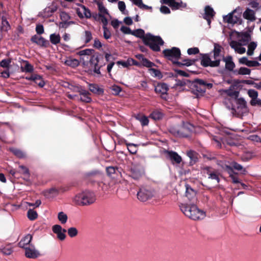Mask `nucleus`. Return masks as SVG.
Wrapping results in <instances>:
<instances>
[{
    "mask_svg": "<svg viewBox=\"0 0 261 261\" xmlns=\"http://www.w3.org/2000/svg\"><path fill=\"white\" fill-rule=\"evenodd\" d=\"M50 42L54 45L59 43L61 40V37L59 34H51L49 36Z\"/></svg>",
    "mask_w": 261,
    "mask_h": 261,
    "instance_id": "nucleus-33",
    "label": "nucleus"
},
{
    "mask_svg": "<svg viewBox=\"0 0 261 261\" xmlns=\"http://www.w3.org/2000/svg\"><path fill=\"white\" fill-rule=\"evenodd\" d=\"M248 94L252 99H254L258 96V92L254 89H250L248 91Z\"/></svg>",
    "mask_w": 261,
    "mask_h": 261,
    "instance_id": "nucleus-55",
    "label": "nucleus"
},
{
    "mask_svg": "<svg viewBox=\"0 0 261 261\" xmlns=\"http://www.w3.org/2000/svg\"><path fill=\"white\" fill-rule=\"evenodd\" d=\"M97 5L98 8L99 13L98 14H107L109 15L108 10L105 8L103 6L102 2L98 1L97 2Z\"/></svg>",
    "mask_w": 261,
    "mask_h": 261,
    "instance_id": "nucleus-40",
    "label": "nucleus"
},
{
    "mask_svg": "<svg viewBox=\"0 0 261 261\" xmlns=\"http://www.w3.org/2000/svg\"><path fill=\"white\" fill-rule=\"evenodd\" d=\"M132 35L142 39L143 43L154 51H160V46L164 43L160 36H154L149 33L145 34V31L142 29L133 31Z\"/></svg>",
    "mask_w": 261,
    "mask_h": 261,
    "instance_id": "nucleus-1",
    "label": "nucleus"
},
{
    "mask_svg": "<svg viewBox=\"0 0 261 261\" xmlns=\"http://www.w3.org/2000/svg\"><path fill=\"white\" fill-rule=\"evenodd\" d=\"M163 54L165 58L173 62L180 58L181 51L179 48L173 47L171 49H164L163 51Z\"/></svg>",
    "mask_w": 261,
    "mask_h": 261,
    "instance_id": "nucleus-8",
    "label": "nucleus"
},
{
    "mask_svg": "<svg viewBox=\"0 0 261 261\" xmlns=\"http://www.w3.org/2000/svg\"><path fill=\"white\" fill-rule=\"evenodd\" d=\"M90 64L91 66L102 67L105 65L103 56L99 54H95L91 56L90 59Z\"/></svg>",
    "mask_w": 261,
    "mask_h": 261,
    "instance_id": "nucleus-14",
    "label": "nucleus"
},
{
    "mask_svg": "<svg viewBox=\"0 0 261 261\" xmlns=\"http://www.w3.org/2000/svg\"><path fill=\"white\" fill-rule=\"evenodd\" d=\"M180 208L187 217L193 220H202L205 217V212L199 209L195 203L181 204Z\"/></svg>",
    "mask_w": 261,
    "mask_h": 261,
    "instance_id": "nucleus-2",
    "label": "nucleus"
},
{
    "mask_svg": "<svg viewBox=\"0 0 261 261\" xmlns=\"http://www.w3.org/2000/svg\"><path fill=\"white\" fill-rule=\"evenodd\" d=\"M222 47L218 44L215 43L214 44V48L213 50L214 53V58L215 60H219V59H217L218 57H219L221 51Z\"/></svg>",
    "mask_w": 261,
    "mask_h": 261,
    "instance_id": "nucleus-34",
    "label": "nucleus"
},
{
    "mask_svg": "<svg viewBox=\"0 0 261 261\" xmlns=\"http://www.w3.org/2000/svg\"><path fill=\"white\" fill-rule=\"evenodd\" d=\"M98 19L102 23V27H107L108 23V19L105 14H98Z\"/></svg>",
    "mask_w": 261,
    "mask_h": 261,
    "instance_id": "nucleus-52",
    "label": "nucleus"
},
{
    "mask_svg": "<svg viewBox=\"0 0 261 261\" xmlns=\"http://www.w3.org/2000/svg\"><path fill=\"white\" fill-rule=\"evenodd\" d=\"M120 30L122 32L125 34H131L132 33L133 31L131 29L125 26H122L120 28Z\"/></svg>",
    "mask_w": 261,
    "mask_h": 261,
    "instance_id": "nucleus-62",
    "label": "nucleus"
},
{
    "mask_svg": "<svg viewBox=\"0 0 261 261\" xmlns=\"http://www.w3.org/2000/svg\"><path fill=\"white\" fill-rule=\"evenodd\" d=\"M135 57L140 61L141 66H143L146 67L151 68L155 66L154 63L145 58L142 54L136 55Z\"/></svg>",
    "mask_w": 261,
    "mask_h": 261,
    "instance_id": "nucleus-21",
    "label": "nucleus"
},
{
    "mask_svg": "<svg viewBox=\"0 0 261 261\" xmlns=\"http://www.w3.org/2000/svg\"><path fill=\"white\" fill-rule=\"evenodd\" d=\"M58 192H58V189H57L55 188H50L48 190L45 191L44 192V196H45L46 197H48L49 196V195H50V194H57L58 193Z\"/></svg>",
    "mask_w": 261,
    "mask_h": 261,
    "instance_id": "nucleus-51",
    "label": "nucleus"
},
{
    "mask_svg": "<svg viewBox=\"0 0 261 261\" xmlns=\"http://www.w3.org/2000/svg\"><path fill=\"white\" fill-rule=\"evenodd\" d=\"M165 153L167 157L169 159L173 164H179L181 161V157L175 151L166 150Z\"/></svg>",
    "mask_w": 261,
    "mask_h": 261,
    "instance_id": "nucleus-19",
    "label": "nucleus"
},
{
    "mask_svg": "<svg viewBox=\"0 0 261 261\" xmlns=\"http://www.w3.org/2000/svg\"><path fill=\"white\" fill-rule=\"evenodd\" d=\"M27 216L29 220L33 221L37 218L38 214L36 211L30 209L27 212Z\"/></svg>",
    "mask_w": 261,
    "mask_h": 261,
    "instance_id": "nucleus-39",
    "label": "nucleus"
},
{
    "mask_svg": "<svg viewBox=\"0 0 261 261\" xmlns=\"http://www.w3.org/2000/svg\"><path fill=\"white\" fill-rule=\"evenodd\" d=\"M189 124L184 123L182 125L172 126L169 128L171 134L177 137L187 138L191 133V130L188 127Z\"/></svg>",
    "mask_w": 261,
    "mask_h": 261,
    "instance_id": "nucleus-5",
    "label": "nucleus"
},
{
    "mask_svg": "<svg viewBox=\"0 0 261 261\" xmlns=\"http://www.w3.org/2000/svg\"><path fill=\"white\" fill-rule=\"evenodd\" d=\"M187 156L190 159V164L193 165L197 162L198 160V153L193 150H189L187 152Z\"/></svg>",
    "mask_w": 261,
    "mask_h": 261,
    "instance_id": "nucleus-25",
    "label": "nucleus"
},
{
    "mask_svg": "<svg viewBox=\"0 0 261 261\" xmlns=\"http://www.w3.org/2000/svg\"><path fill=\"white\" fill-rule=\"evenodd\" d=\"M10 151L18 158L22 159L25 157V154L19 149L10 148Z\"/></svg>",
    "mask_w": 261,
    "mask_h": 261,
    "instance_id": "nucleus-35",
    "label": "nucleus"
},
{
    "mask_svg": "<svg viewBox=\"0 0 261 261\" xmlns=\"http://www.w3.org/2000/svg\"><path fill=\"white\" fill-rule=\"evenodd\" d=\"M2 253L5 255H10L13 252V248L11 245L8 244L1 249Z\"/></svg>",
    "mask_w": 261,
    "mask_h": 261,
    "instance_id": "nucleus-44",
    "label": "nucleus"
},
{
    "mask_svg": "<svg viewBox=\"0 0 261 261\" xmlns=\"http://www.w3.org/2000/svg\"><path fill=\"white\" fill-rule=\"evenodd\" d=\"M168 90V85L164 83H158L154 88L155 92L158 94H160L161 97L164 99H167Z\"/></svg>",
    "mask_w": 261,
    "mask_h": 261,
    "instance_id": "nucleus-15",
    "label": "nucleus"
},
{
    "mask_svg": "<svg viewBox=\"0 0 261 261\" xmlns=\"http://www.w3.org/2000/svg\"><path fill=\"white\" fill-rule=\"evenodd\" d=\"M85 43H89L92 39V33L89 31H85Z\"/></svg>",
    "mask_w": 261,
    "mask_h": 261,
    "instance_id": "nucleus-54",
    "label": "nucleus"
},
{
    "mask_svg": "<svg viewBox=\"0 0 261 261\" xmlns=\"http://www.w3.org/2000/svg\"><path fill=\"white\" fill-rule=\"evenodd\" d=\"M162 4L168 5L172 10L182 9L186 8L187 6L186 3H183L181 0H161Z\"/></svg>",
    "mask_w": 261,
    "mask_h": 261,
    "instance_id": "nucleus-10",
    "label": "nucleus"
},
{
    "mask_svg": "<svg viewBox=\"0 0 261 261\" xmlns=\"http://www.w3.org/2000/svg\"><path fill=\"white\" fill-rule=\"evenodd\" d=\"M237 72L238 74L240 75H249L250 74L251 70L246 67H242L238 71H234V73Z\"/></svg>",
    "mask_w": 261,
    "mask_h": 261,
    "instance_id": "nucleus-43",
    "label": "nucleus"
},
{
    "mask_svg": "<svg viewBox=\"0 0 261 261\" xmlns=\"http://www.w3.org/2000/svg\"><path fill=\"white\" fill-rule=\"evenodd\" d=\"M240 36L242 38L241 40L244 42H248L251 40L250 35L247 32L241 33Z\"/></svg>",
    "mask_w": 261,
    "mask_h": 261,
    "instance_id": "nucleus-48",
    "label": "nucleus"
},
{
    "mask_svg": "<svg viewBox=\"0 0 261 261\" xmlns=\"http://www.w3.org/2000/svg\"><path fill=\"white\" fill-rule=\"evenodd\" d=\"M223 60L225 62V68L229 71H232L235 67V64L232 61L231 56H228L226 58H224Z\"/></svg>",
    "mask_w": 261,
    "mask_h": 261,
    "instance_id": "nucleus-29",
    "label": "nucleus"
},
{
    "mask_svg": "<svg viewBox=\"0 0 261 261\" xmlns=\"http://www.w3.org/2000/svg\"><path fill=\"white\" fill-rule=\"evenodd\" d=\"M208 178L211 179L213 180H217L218 183H219L220 181L219 174L218 173V172L216 170H215L213 172L211 173L210 174V175L208 176Z\"/></svg>",
    "mask_w": 261,
    "mask_h": 261,
    "instance_id": "nucleus-49",
    "label": "nucleus"
},
{
    "mask_svg": "<svg viewBox=\"0 0 261 261\" xmlns=\"http://www.w3.org/2000/svg\"><path fill=\"white\" fill-rule=\"evenodd\" d=\"M243 17L250 21H254L256 20L255 12L252 10L247 8L243 14Z\"/></svg>",
    "mask_w": 261,
    "mask_h": 261,
    "instance_id": "nucleus-24",
    "label": "nucleus"
},
{
    "mask_svg": "<svg viewBox=\"0 0 261 261\" xmlns=\"http://www.w3.org/2000/svg\"><path fill=\"white\" fill-rule=\"evenodd\" d=\"M235 12L236 10H233L232 12L229 13L228 15L224 16L223 17V21L225 22L230 24H242V19L240 18V17L233 15V13Z\"/></svg>",
    "mask_w": 261,
    "mask_h": 261,
    "instance_id": "nucleus-16",
    "label": "nucleus"
},
{
    "mask_svg": "<svg viewBox=\"0 0 261 261\" xmlns=\"http://www.w3.org/2000/svg\"><path fill=\"white\" fill-rule=\"evenodd\" d=\"M2 19V25L1 27V31L7 32L10 29L11 27L8 21L7 18L3 16L1 18Z\"/></svg>",
    "mask_w": 261,
    "mask_h": 261,
    "instance_id": "nucleus-30",
    "label": "nucleus"
},
{
    "mask_svg": "<svg viewBox=\"0 0 261 261\" xmlns=\"http://www.w3.org/2000/svg\"><path fill=\"white\" fill-rule=\"evenodd\" d=\"M231 167L232 169L234 168L238 171H241L243 169V166L236 162H233L232 163V166Z\"/></svg>",
    "mask_w": 261,
    "mask_h": 261,
    "instance_id": "nucleus-63",
    "label": "nucleus"
},
{
    "mask_svg": "<svg viewBox=\"0 0 261 261\" xmlns=\"http://www.w3.org/2000/svg\"><path fill=\"white\" fill-rule=\"evenodd\" d=\"M197 61L196 59H185L183 60L184 63L186 66H190L191 65H193L195 62Z\"/></svg>",
    "mask_w": 261,
    "mask_h": 261,
    "instance_id": "nucleus-60",
    "label": "nucleus"
},
{
    "mask_svg": "<svg viewBox=\"0 0 261 261\" xmlns=\"http://www.w3.org/2000/svg\"><path fill=\"white\" fill-rule=\"evenodd\" d=\"M19 168L21 170V173L23 175L27 176L28 177H30V172L29 169L23 165H20Z\"/></svg>",
    "mask_w": 261,
    "mask_h": 261,
    "instance_id": "nucleus-56",
    "label": "nucleus"
},
{
    "mask_svg": "<svg viewBox=\"0 0 261 261\" xmlns=\"http://www.w3.org/2000/svg\"><path fill=\"white\" fill-rule=\"evenodd\" d=\"M65 63L67 65L70 66L72 67H76L80 64L79 60L75 59H69L68 60H67Z\"/></svg>",
    "mask_w": 261,
    "mask_h": 261,
    "instance_id": "nucleus-45",
    "label": "nucleus"
},
{
    "mask_svg": "<svg viewBox=\"0 0 261 261\" xmlns=\"http://www.w3.org/2000/svg\"><path fill=\"white\" fill-rule=\"evenodd\" d=\"M135 118L141 122L142 126H146L148 124L149 120L145 115L138 114L135 116Z\"/></svg>",
    "mask_w": 261,
    "mask_h": 261,
    "instance_id": "nucleus-32",
    "label": "nucleus"
},
{
    "mask_svg": "<svg viewBox=\"0 0 261 261\" xmlns=\"http://www.w3.org/2000/svg\"><path fill=\"white\" fill-rule=\"evenodd\" d=\"M235 101L236 106L232 107V113L238 116H242L247 112V102L243 98H239Z\"/></svg>",
    "mask_w": 261,
    "mask_h": 261,
    "instance_id": "nucleus-7",
    "label": "nucleus"
},
{
    "mask_svg": "<svg viewBox=\"0 0 261 261\" xmlns=\"http://www.w3.org/2000/svg\"><path fill=\"white\" fill-rule=\"evenodd\" d=\"M94 50L92 49H86L82 50H81L79 52L78 54L80 56H85V55H91Z\"/></svg>",
    "mask_w": 261,
    "mask_h": 261,
    "instance_id": "nucleus-53",
    "label": "nucleus"
},
{
    "mask_svg": "<svg viewBox=\"0 0 261 261\" xmlns=\"http://www.w3.org/2000/svg\"><path fill=\"white\" fill-rule=\"evenodd\" d=\"M35 30L37 34L39 35L43 34L44 32L43 25L41 24H38L36 25Z\"/></svg>",
    "mask_w": 261,
    "mask_h": 261,
    "instance_id": "nucleus-58",
    "label": "nucleus"
},
{
    "mask_svg": "<svg viewBox=\"0 0 261 261\" xmlns=\"http://www.w3.org/2000/svg\"><path fill=\"white\" fill-rule=\"evenodd\" d=\"M25 250V256L29 258L35 259L41 255L39 251L37 250L34 245L27 248Z\"/></svg>",
    "mask_w": 261,
    "mask_h": 261,
    "instance_id": "nucleus-18",
    "label": "nucleus"
},
{
    "mask_svg": "<svg viewBox=\"0 0 261 261\" xmlns=\"http://www.w3.org/2000/svg\"><path fill=\"white\" fill-rule=\"evenodd\" d=\"M11 62V59H4L0 62V65L1 67L4 68H8L9 67Z\"/></svg>",
    "mask_w": 261,
    "mask_h": 261,
    "instance_id": "nucleus-57",
    "label": "nucleus"
},
{
    "mask_svg": "<svg viewBox=\"0 0 261 261\" xmlns=\"http://www.w3.org/2000/svg\"><path fill=\"white\" fill-rule=\"evenodd\" d=\"M200 55L201 56L200 64L203 67H216L219 66L220 59L212 61L208 54H200Z\"/></svg>",
    "mask_w": 261,
    "mask_h": 261,
    "instance_id": "nucleus-9",
    "label": "nucleus"
},
{
    "mask_svg": "<svg viewBox=\"0 0 261 261\" xmlns=\"http://www.w3.org/2000/svg\"><path fill=\"white\" fill-rule=\"evenodd\" d=\"M31 41L41 47L47 48L50 46V43L48 40L42 36H39L37 35L32 36Z\"/></svg>",
    "mask_w": 261,
    "mask_h": 261,
    "instance_id": "nucleus-13",
    "label": "nucleus"
},
{
    "mask_svg": "<svg viewBox=\"0 0 261 261\" xmlns=\"http://www.w3.org/2000/svg\"><path fill=\"white\" fill-rule=\"evenodd\" d=\"M256 47V44L254 42H251L248 46L247 55L251 56Z\"/></svg>",
    "mask_w": 261,
    "mask_h": 261,
    "instance_id": "nucleus-47",
    "label": "nucleus"
},
{
    "mask_svg": "<svg viewBox=\"0 0 261 261\" xmlns=\"http://www.w3.org/2000/svg\"><path fill=\"white\" fill-rule=\"evenodd\" d=\"M103 30V37L106 39H108L111 37V33L107 27H102Z\"/></svg>",
    "mask_w": 261,
    "mask_h": 261,
    "instance_id": "nucleus-59",
    "label": "nucleus"
},
{
    "mask_svg": "<svg viewBox=\"0 0 261 261\" xmlns=\"http://www.w3.org/2000/svg\"><path fill=\"white\" fill-rule=\"evenodd\" d=\"M52 230L57 236V238L60 241H64L66 238V232L67 230L62 228V226L58 224L54 225L52 227Z\"/></svg>",
    "mask_w": 261,
    "mask_h": 261,
    "instance_id": "nucleus-17",
    "label": "nucleus"
},
{
    "mask_svg": "<svg viewBox=\"0 0 261 261\" xmlns=\"http://www.w3.org/2000/svg\"><path fill=\"white\" fill-rule=\"evenodd\" d=\"M68 235L70 238H74L78 234L77 229L74 227L69 228L67 230Z\"/></svg>",
    "mask_w": 261,
    "mask_h": 261,
    "instance_id": "nucleus-46",
    "label": "nucleus"
},
{
    "mask_svg": "<svg viewBox=\"0 0 261 261\" xmlns=\"http://www.w3.org/2000/svg\"><path fill=\"white\" fill-rule=\"evenodd\" d=\"M150 117L154 120H159L163 117V114L159 110H155L150 114Z\"/></svg>",
    "mask_w": 261,
    "mask_h": 261,
    "instance_id": "nucleus-31",
    "label": "nucleus"
},
{
    "mask_svg": "<svg viewBox=\"0 0 261 261\" xmlns=\"http://www.w3.org/2000/svg\"><path fill=\"white\" fill-rule=\"evenodd\" d=\"M155 195V192L153 189L149 186H143L139 188L137 192L138 199L141 201H146L152 198Z\"/></svg>",
    "mask_w": 261,
    "mask_h": 261,
    "instance_id": "nucleus-6",
    "label": "nucleus"
},
{
    "mask_svg": "<svg viewBox=\"0 0 261 261\" xmlns=\"http://www.w3.org/2000/svg\"><path fill=\"white\" fill-rule=\"evenodd\" d=\"M96 200V196L93 192L85 191L75 197V201L80 205H88L93 203Z\"/></svg>",
    "mask_w": 261,
    "mask_h": 261,
    "instance_id": "nucleus-3",
    "label": "nucleus"
},
{
    "mask_svg": "<svg viewBox=\"0 0 261 261\" xmlns=\"http://www.w3.org/2000/svg\"><path fill=\"white\" fill-rule=\"evenodd\" d=\"M143 174V172L140 168L137 167H134L130 170L129 175L133 179L138 180L142 177Z\"/></svg>",
    "mask_w": 261,
    "mask_h": 261,
    "instance_id": "nucleus-22",
    "label": "nucleus"
},
{
    "mask_svg": "<svg viewBox=\"0 0 261 261\" xmlns=\"http://www.w3.org/2000/svg\"><path fill=\"white\" fill-rule=\"evenodd\" d=\"M81 8L83 10V14L82 13L77 10L78 16L80 18H83L84 17H85L86 18H90L92 16L90 10L84 5H81Z\"/></svg>",
    "mask_w": 261,
    "mask_h": 261,
    "instance_id": "nucleus-28",
    "label": "nucleus"
},
{
    "mask_svg": "<svg viewBox=\"0 0 261 261\" xmlns=\"http://www.w3.org/2000/svg\"><path fill=\"white\" fill-rule=\"evenodd\" d=\"M25 65L21 67V70L25 72L31 73L34 71V67L28 61H24Z\"/></svg>",
    "mask_w": 261,
    "mask_h": 261,
    "instance_id": "nucleus-36",
    "label": "nucleus"
},
{
    "mask_svg": "<svg viewBox=\"0 0 261 261\" xmlns=\"http://www.w3.org/2000/svg\"><path fill=\"white\" fill-rule=\"evenodd\" d=\"M189 82L191 83L190 81ZM190 86L193 90L202 95L205 92L206 89H211L213 85L207 83L203 80L196 79L191 82Z\"/></svg>",
    "mask_w": 261,
    "mask_h": 261,
    "instance_id": "nucleus-4",
    "label": "nucleus"
},
{
    "mask_svg": "<svg viewBox=\"0 0 261 261\" xmlns=\"http://www.w3.org/2000/svg\"><path fill=\"white\" fill-rule=\"evenodd\" d=\"M250 105L253 106H261V100L259 99H258L257 97L256 98V99H251L250 101Z\"/></svg>",
    "mask_w": 261,
    "mask_h": 261,
    "instance_id": "nucleus-64",
    "label": "nucleus"
},
{
    "mask_svg": "<svg viewBox=\"0 0 261 261\" xmlns=\"http://www.w3.org/2000/svg\"><path fill=\"white\" fill-rule=\"evenodd\" d=\"M89 89L91 92L98 95H102L104 93L103 89L100 88L97 84H90L89 85Z\"/></svg>",
    "mask_w": 261,
    "mask_h": 261,
    "instance_id": "nucleus-23",
    "label": "nucleus"
},
{
    "mask_svg": "<svg viewBox=\"0 0 261 261\" xmlns=\"http://www.w3.org/2000/svg\"><path fill=\"white\" fill-rule=\"evenodd\" d=\"M58 219L61 224H65L68 220L67 215L63 212H60L58 214Z\"/></svg>",
    "mask_w": 261,
    "mask_h": 261,
    "instance_id": "nucleus-38",
    "label": "nucleus"
},
{
    "mask_svg": "<svg viewBox=\"0 0 261 261\" xmlns=\"http://www.w3.org/2000/svg\"><path fill=\"white\" fill-rule=\"evenodd\" d=\"M217 164L220 166L224 170L226 171L228 173H233L232 168L228 165L226 161L222 160H217Z\"/></svg>",
    "mask_w": 261,
    "mask_h": 261,
    "instance_id": "nucleus-26",
    "label": "nucleus"
},
{
    "mask_svg": "<svg viewBox=\"0 0 261 261\" xmlns=\"http://www.w3.org/2000/svg\"><path fill=\"white\" fill-rule=\"evenodd\" d=\"M204 18L206 20H209V18H213L215 16V12L213 9L209 6H206L204 8Z\"/></svg>",
    "mask_w": 261,
    "mask_h": 261,
    "instance_id": "nucleus-27",
    "label": "nucleus"
},
{
    "mask_svg": "<svg viewBox=\"0 0 261 261\" xmlns=\"http://www.w3.org/2000/svg\"><path fill=\"white\" fill-rule=\"evenodd\" d=\"M225 93L228 96L234 98L235 100L239 98L238 97L239 96V92L238 91H236L230 89L225 90Z\"/></svg>",
    "mask_w": 261,
    "mask_h": 261,
    "instance_id": "nucleus-37",
    "label": "nucleus"
},
{
    "mask_svg": "<svg viewBox=\"0 0 261 261\" xmlns=\"http://www.w3.org/2000/svg\"><path fill=\"white\" fill-rule=\"evenodd\" d=\"M248 139L256 143H261V138L256 135H251L248 137Z\"/></svg>",
    "mask_w": 261,
    "mask_h": 261,
    "instance_id": "nucleus-50",
    "label": "nucleus"
},
{
    "mask_svg": "<svg viewBox=\"0 0 261 261\" xmlns=\"http://www.w3.org/2000/svg\"><path fill=\"white\" fill-rule=\"evenodd\" d=\"M185 196L190 203H195L197 202V191L191 187L189 184H186Z\"/></svg>",
    "mask_w": 261,
    "mask_h": 261,
    "instance_id": "nucleus-11",
    "label": "nucleus"
},
{
    "mask_svg": "<svg viewBox=\"0 0 261 261\" xmlns=\"http://www.w3.org/2000/svg\"><path fill=\"white\" fill-rule=\"evenodd\" d=\"M106 171L109 176H112L118 172V168L116 166H109L106 168Z\"/></svg>",
    "mask_w": 261,
    "mask_h": 261,
    "instance_id": "nucleus-42",
    "label": "nucleus"
},
{
    "mask_svg": "<svg viewBox=\"0 0 261 261\" xmlns=\"http://www.w3.org/2000/svg\"><path fill=\"white\" fill-rule=\"evenodd\" d=\"M34 82L41 88H42L45 85V82L42 76L38 74H35Z\"/></svg>",
    "mask_w": 261,
    "mask_h": 261,
    "instance_id": "nucleus-41",
    "label": "nucleus"
},
{
    "mask_svg": "<svg viewBox=\"0 0 261 261\" xmlns=\"http://www.w3.org/2000/svg\"><path fill=\"white\" fill-rule=\"evenodd\" d=\"M87 179L92 183H97L99 185L100 183L102 182V175L98 171H93L89 172L86 174Z\"/></svg>",
    "mask_w": 261,
    "mask_h": 261,
    "instance_id": "nucleus-12",
    "label": "nucleus"
},
{
    "mask_svg": "<svg viewBox=\"0 0 261 261\" xmlns=\"http://www.w3.org/2000/svg\"><path fill=\"white\" fill-rule=\"evenodd\" d=\"M188 54L191 55H196L199 53V50L198 47L190 48L187 50Z\"/></svg>",
    "mask_w": 261,
    "mask_h": 261,
    "instance_id": "nucleus-61",
    "label": "nucleus"
},
{
    "mask_svg": "<svg viewBox=\"0 0 261 261\" xmlns=\"http://www.w3.org/2000/svg\"><path fill=\"white\" fill-rule=\"evenodd\" d=\"M33 239L32 235L30 234H28L23 237L20 242L18 243V246L20 248L26 249L27 248L29 247L30 246L33 245V244H31V241Z\"/></svg>",
    "mask_w": 261,
    "mask_h": 261,
    "instance_id": "nucleus-20",
    "label": "nucleus"
}]
</instances>
